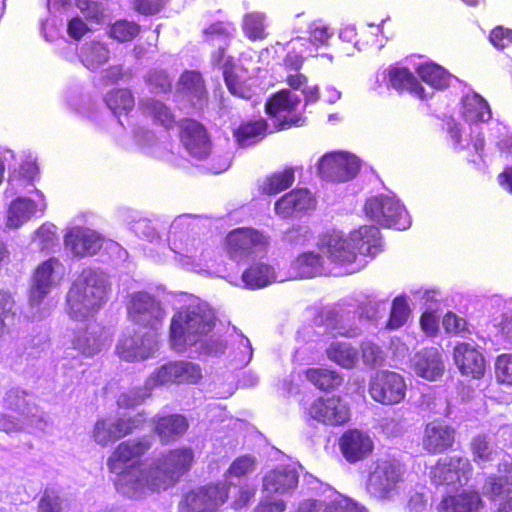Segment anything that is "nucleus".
<instances>
[{
	"mask_svg": "<svg viewBox=\"0 0 512 512\" xmlns=\"http://www.w3.org/2000/svg\"><path fill=\"white\" fill-rule=\"evenodd\" d=\"M216 318L211 309L200 303L180 307L172 316L169 334L175 350H183L207 336L215 327Z\"/></svg>",
	"mask_w": 512,
	"mask_h": 512,
	"instance_id": "1",
	"label": "nucleus"
},
{
	"mask_svg": "<svg viewBox=\"0 0 512 512\" xmlns=\"http://www.w3.org/2000/svg\"><path fill=\"white\" fill-rule=\"evenodd\" d=\"M109 286L97 271L83 269L67 294V311L71 318L93 316L108 300Z\"/></svg>",
	"mask_w": 512,
	"mask_h": 512,
	"instance_id": "2",
	"label": "nucleus"
},
{
	"mask_svg": "<svg viewBox=\"0 0 512 512\" xmlns=\"http://www.w3.org/2000/svg\"><path fill=\"white\" fill-rule=\"evenodd\" d=\"M152 443L147 437L128 439L120 442L107 459L109 472L116 475L114 480L117 489L129 486L133 490L146 488L137 485L134 480L143 478L141 458L151 449Z\"/></svg>",
	"mask_w": 512,
	"mask_h": 512,
	"instance_id": "3",
	"label": "nucleus"
},
{
	"mask_svg": "<svg viewBox=\"0 0 512 512\" xmlns=\"http://www.w3.org/2000/svg\"><path fill=\"white\" fill-rule=\"evenodd\" d=\"M195 461L191 447L182 446L163 453L143 478H137V485H145L151 491H165L175 486L187 474Z\"/></svg>",
	"mask_w": 512,
	"mask_h": 512,
	"instance_id": "4",
	"label": "nucleus"
},
{
	"mask_svg": "<svg viewBox=\"0 0 512 512\" xmlns=\"http://www.w3.org/2000/svg\"><path fill=\"white\" fill-rule=\"evenodd\" d=\"M27 395V391L18 387L6 391L4 407L16 415L0 413V431L7 434L22 432L42 420L39 407L26 400Z\"/></svg>",
	"mask_w": 512,
	"mask_h": 512,
	"instance_id": "5",
	"label": "nucleus"
},
{
	"mask_svg": "<svg viewBox=\"0 0 512 512\" xmlns=\"http://www.w3.org/2000/svg\"><path fill=\"white\" fill-rule=\"evenodd\" d=\"M230 483L222 480L208 482L184 492L178 503L179 512L219 510L229 499Z\"/></svg>",
	"mask_w": 512,
	"mask_h": 512,
	"instance_id": "6",
	"label": "nucleus"
},
{
	"mask_svg": "<svg viewBox=\"0 0 512 512\" xmlns=\"http://www.w3.org/2000/svg\"><path fill=\"white\" fill-rule=\"evenodd\" d=\"M401 463L395 458L377 459L366 480L367 492L381 500L391 499L403 482Z\"/></svg>",
	"mask_w": 512,
	"mask_h": 512,
	"instance_id": "7",
	"label": "nucleus"
},
{
	"mask_svg": "<svg viewBox=\"0 0 512 512\" xmlns=\"http://www.w3.org/2000/svg\"><path fill=\"white\" fill-rule=\"evenodd\" d=\"M300 98L290 89H281L269 96L265 103V112L272 119L277 130L302 127L306 118L297 111Z\"/></svg>",
	"mask_w": 512,
	"mask_h": 512,
	"instance_id": "8",
	"label": "nucleus"
},
{
	"mask_svg": "<svg viewBox=\"0 0 512 512\" xmlns=\"http://www.w3.org/2000/svg\"><path fill=\"white\" fill-rule=\"evenodd\" d=\"M366 216L386 228L405 230L411 224L410 216L399 200L386 196H374L366 200L364 205Z\"/></svg>",
	"mask_w": 512,
	"mask_h": 512,
	"instance_id": "9",
	"label": "nucleus"
},
{
	"mask_svg": "<svg viewBox=\"0 0 512 512\" xmlns=\"http://www.w3.org/2000/svg\"><path fill=\"white\" fill-rule=\"evenodd\" d=\"M309 419L330 427L347 424L351 418L349 405L340 395L318 396L304 406Z\"/></svg>",
	"mask_w": 512,
	"mask_h": 512,
	"instance_id": "10",
	"label": "nucleus"
},
{
	"mask_svg": "<svg viewBox=\"0 0 512 512\" xmlns=\"http://www.w3.org/2000/svg\"><path fill=\"white\" fill-rule=\"evenodd\" d=\"M361 162L348 152L335 151L324 154L317 163L318 175L329 182H346L356 177Z\"/></svg>",
	"mask_w": 512,
	"mask_h": 512,
	"instance_id": "11",
	"label": "nucleus"
},
{
	"mask_svg": "<svg viewBox=\"0 0 512 512\" xmlns=\"http://www.w3.org/2000/svg\"><path fill=\"white\" fill-rule=\"evenodd\" d=\"M407 386L404 377L390 370L375 372L369 381L368 392L370 397L382 405H395L400 403L406 395Z\"/></svg>",
	"mask_w": 512,
	"mask_h": 512,
	"instance_id": "12",
	"label": "nucleus"
},
{
	"mask_svg": "<svg viewBox=\"0 0 512 512\" xmlns=\"http://www.w3.org/2000/svg\"><path fill=\"white\" fill-rule=\"evenodd\" d=\"M470 461L463 456L453 455L439 458L431 467L430 479L436 486L456 485L467 482L472 474Z\"/></svg>",
	"mask_w": 512,
	"mask_h": 512,
	"instance_id": "13",
	"label": "nucleus"
},
{
	"mask_svg": "<svg viewBox=\"0 0 512 512\" xmlns=\"http://www.w3.org/2000/svg\"><path fill=\"white\" fill-rule=\"evenodd\" d=\"M265 245V237L257 230L247 227L233 229L224 240L225 252L235 261L248 258Z\"/></svg>",
	"mask_w": 512,
	"mask_h": 512,
	"instance_id": "14",
	"label": "nucleus"
},
{
	"mask_svg": "<svg viewBox=\"0 0 512 512\" xmlns=\"http://www.w3.org/2000/svg\"><path fill=\"white\" fill-rule=\"evenodd\" d=\"M201 379L200 365L187 360L168 362L156 369L152 375L155 385L197 384Z\"/></svg>",
	"mask_w": 512,
	"mask_h": 512,
	"instance_id": "15",
	"label": "nucleus"
},
{
	"mask_svg": "<svg viewBox=\"0 0 512 512\" xmlns=\"http://www.w3.org/2000/svg\"><path fill=\"white\" fill-rule=\"evenodd\" d=\"M139 426L134 417L100 418L94 424L92 438L98 445L107 447L132 434Z\"/></svg>",
	"mask_w": 512,
	"mask_h": 512,
	"instance_id": "16",
	"label": "nucleus"
},
{
	"mask_svg": "<svg viewBox=\"0 0 512 512\" xmlns=\"http://www.w3.org/2000/svg\"><path fill=\"white\" fill-rule=\"evenodd\" d=\"M179 139L186 151L194 158L205 159L211 154L212 143L207 129L194 119L181 120Z\"/></svg>",
	"mask_w": 512,
	"mask_h": 512,
	"instance_id": "17",
	"label": "nucleus"
},
{
	"mask_svg": "<svg viewBox=\"0 0 512 512\" xmlns=\"http://www.w3.org/2000/svg\"><path fill=\"white\" fill-rule=\"evenodd\" d=\"M338 447L344 459L350 464H355L373 453L374 442L367 432L350 428L339 437Z\"/></svg>",
	"mask_w": 512,
	"mask_h": 512,
	"instance_id": "18",
	"label": "nucleus"
},
{
	"mask_svg": "<svg viewBox=\"0 0 512 512\" xmlns=\"http://www.w3.org/2000/svg\"><path fill=\"white\" fill-rule=\"evenodd\" d=\"M453 359L460 373L468 378L479 380L486 372V360L476 345L458 342L453 348Z\"/></svg>",
	"mask_w": 512,
	"mask_h": 512,
	"instance_id": "19",
	"label": "nucleus"
},
{
	"mask_svg": "<svg viewBox=\"0 0 512 512\" xmlns=\"http://www.w3.org/2000/svg\"><path fill=\"white\" fill-rule=\"evenodd\" d=\"M155 333L151 331L142 333L134 331L133 333L123 334L117 345L116 353L124 361L134 362L148 359L152 352V343Z\"/></svg>",
	"mask_w": 512,
	"mask_h": 512,
	"instance_id": "20",
	"label": "nucleus"
},
{
	"mask_svg": "<svg viewBox=\"0 0 512 512\" xmlns=\"http://www.w3.org/2000/svg\"><path fill=\"white\" fill-rule=\"evenodd\" d=\"M456 430L441 420L428 422L423 431L422 448L431 455L451 449L455 443Z\"/></svg>",
	"mask_w": 512,
	"mask_h": 512,
	"instance_id": "21",
	"label": "nucleus"
},
{
	"mask_svg": "<svg viewBox=\"0 0 512 512\" xmlns=\"http://www.w3.org/2000/svg\"><path fill=\"white\" fill-rule=\"evenodd\" d=\"M299 475L295 468L280 464L269 470L262 479V489L271 494H287L298 486Z\"/></svg>",
	"mask_w": 512,
	"mask_h": 512,
	"instance_id": "22",
	"label": "nucleus"
},
{
	"mask_svg": "<svg viewBox=\"0 0 512 512\" xmlns=\"http://www.w3.org/2000/svg\"><path fill=\"white\" fill-rule=\"evenodd\" d=\"M64 242L78 257L93 256L102 247V238L95 231L83 227L71 228L65 234Z\"/></svg>",
	"mask_w": 512,
	"mask_h": 512,
	"instance_id": "23",
	"label": "nucleus"
},
{
	"mask_svg": "<svg viewBox=\"0 0 512 512\" xmlns=\"http://www.w3.org/2000/svg\"><path fill=\"white\" fill-rule=\"evenodd\" d=\"M314 205V198L308 189L295 188L275 202L274 210L279 217L286 219L312 209Z\"/></svg>",
	"mask_w": 512,
	"mask_h": 512,
	"instance_id": "24",
	"label": "nucleus"
},
{
	"mask_svg": "<svg viewBox=\"0 0 512 512\" xmlns=\"http://www.w3.org/2000/svg\"><path fill=\"white\" fill-rule=\"evenodd\" d=\"M346 239L357 255L374 257L381 251V235L375 225H362L351 231Z\"/></svg>",
	"mask_w": 512,
	"mask_h": 512,
	"instance_id": "25",
	"label": "nucleus"
},
{
	"mask_svg": "<svg viewBox=\"0 0 512 512\" xmlns=\"http://www.w3.org/2000/svg\"><path fill=\"white\" fill-rule=\"evenodd\" d=\"M177 91L186 95L194 106L206 104L208 101L205 80L197 70H184L181 73L177 81Z\"/></svg>",
	"mask_w": 512,
	"mask_h": 512,
	"instance_id": "26",
	"label": "nucleus"
},
{
	"mask_svg": "<svg viewBox=\"0 0 512 512\" xmlns=\"http://www.w3.org/2000/svg\"><path fill=\"white\" fill-rule=\"evenodd\" d=\"M483 505L480 494L475 490H462L442 498L438 512H479Z\"/></svg>",
	"mask_w": 512,
	"mask_h": 512,
	"instance_id": "27",
	"label": "nucleus"
},
{
	"mask_svg": "<svg viewBox=\"0 0 512 512\" xmlns=\"http://www.w3.org/2000/svg\"><path fill=\"white\" fill-rule=\"evenodd\" d=\"M388 85L399 93L408 92L420 100L426 98L425 89L407 67H390L387 70Z\"/></svg>",
	"mask_w": 512,
	"mask_h": 512,
	"instance_id": "28",
	"label": "nucleus"
},
{
	"mask_svg": "<svg viewBox=\"0 0 512 512\" xmlns=\"http://www.w3.org/2000/svg\"><path fill=\"white\" fill-rule=\"evenodd\" d=\"M188 428L187 418L175 413L157 417L154 431L163 444H169L182 437Z\"/></svg>",
	"mask_w": 512,
	"mask_h": 512,
	"instance_id": "29",
	"label": "nucleus"
},
{
	"mask_svg": "<svg viewBox=\"0 0 512 512\" xmlns=\"http://www.w3.org/2000/svg\"><path fill=\"white\" fill-rule=\"evenodd\" d=\"M413 368L419 377L435 380L444 372L441 353L435 348H424L415 355Z\"/></svg>",
	"mask_w": 512,
	"mask_h": 512,
	"instance_id": "30",
	"label": "nucleus"
},
{
	"mask_svg": "<svg viewBox=\"0 0 512 512\" xmlns=\"http://www.w3.org/2000/svg\"><path fill=\"white\" fill-rule=\"evenodd\" d=\"M346 237L330 235L325 243V253L328 261L335 266L345 267L357 259V252Z\"/></svg>",
	"mask_w": 512,
	"mask_h": 512,
	"instance_id": "31",
	"label": "nucleus"
},
{
	"mask_svg": "<svg viewBox=\"0 0 512 512\" xmlns=\"http://www.w3.org/2000/svg\"><path fill=\"white\" fill-rule=\"evenodd\" d=\"M267 129V121L259 117L242 121L232 130V135L239 146L246 147L262 140L266 136Z\"/></svg>",
	"mask_w": 512,
	"mask_h": 512,
	"instance_id": "32",
	"label": "nucleus"
},
{
	"mask_svg": "<svg viewBox=\"0 0 512 512\" xmlns=\"http://www.w3.org/2000/svg\"><path fill=\"white\" fill-rule=\"evenodd\" d=\"M139 108L142 114L149 117L154 124L162 126L166 130L173 129L176 124V116L171 108L164 102L148 98L139 103Z\"/></svg>",
	"mask_w": 512,
	"mask_h": 512,
	"instance_id": "33",
	"label": "nucleus"
},
{
	"mask_svg": "<svg viewBox=\"0 0 512 512\" xmlns=\"http://www.w3.org/2000/svg\"><path fill=\"white\" fill-rule=\"evenodd\" d=\"M304 376L316 389L324 392L338 390L344 382L342 373L326 367L307 368Z\"/></svg>",
	"mask_w": 512,
	"mask_h": 512,
	"instance_id": "34",
	"label": "nucleus"
},
{
	"mask_svg": "<svg viewBox=\"0 0 512 512\" xmlns=\"http://www.w3.org/2000/svg\"><path fill=\"white\" fill-rule=\"evenodd\" d=\"M292 267L300 278H312L328 271L325 258L313 251L299 254L293 261Z\"/></svg>",
	"mask_w": 512,
	"mask_h": 512,
	"instance_id": "35",
	"label": "nucleus"
},
{
	"mask_svg": "<svg viewBox=\"0 0 512 512\" xmlns=\"http://www.w3.org/2000/svg\"><path fill=\"white\" fill-rule=\"evenodd\" d=\"M101 329L98 325L80 328L73 339V347L80 354L91 357L101 350Z\"/></svg>",
	"mask_w": 512,
	"mask_h": 512,
	"instance_id": "36",
	"label": "nucleus"
},
{
	"mask_svg": "<svg viewBox=\"0 0 512 512\" xmlns=\"http://www.w3.org/2000/svg\"><path fill=\"white\" fill-rule=\"evenodd\" d=\"M59 264L58 259L49 258L36 268L34 284L31 288V299L33 301L40 302L49 292L54 267Z\"/></svg>",
	"mask_w": 512,
	"mask_h": 512,
	"instance_id": "37",
	"label": "nucleus"
},
{
	"mask_svg": "<svg viewBox=\"0 0 512 512\" xmlns=\"http://www.w3.org/2000/svg\"><path fill=\"white\" fill-rule=\"evenodd\" d=\"M326 357L344 369H352L358 362V350L348 342L335 341L327 347Z\"/></svg>",
	"mask_w": 512,
	"mask_h": 512,
	"instance_id": "38",
	"label": "nucleus"
},
{
	"mask_svg": "<svg viewBox=\"0 0 512 512\" xmlns=\"http://www.w3.org/2000/svg\"><path fill=\"white\" fill-rule=\"evenodd\" d=\"M274 279L271 266L264 263H253L242 273V281L249 289H259L269 285Z\"/></svg>",
	"mask_w": 512,
	"mask_h": 512,
	"instance_id": "39",
	"label": "nucleus"
},
{
	"mask_svg": "<svg viewBox=\"0 0 512 512\" xmlns=\"http://www.w3.org/2000/svg\"><path fill=\"white\" fill-rule=\"evenodd\" d=\"M36 211V204L33 200L26 197L14 199L7 212V226L18 228L24 222L28 221Z\"/></svg>",
	"mask_w": 512,
	"mask_h": 512,
	"instance_id": "40",
	"label": "nucleus"
},
{
	"mask_svg": "<svg viewBox=\"0 0 512 512\" xmlns=\"http://www.w3.org/2000/svg\"><path fill=\"white\" fill-rule=\"evenodd\" d=\"M295 181V169L285 167L281 171H276L266 176L261 186L262 193L266 195H276L290 188Z\"/></svg>",
	"mask_w": 512,
	"mask_h": 512,
	"instance_id": "41",
	"label": "nucleus"
},
{
	"mask_svg": "<svg viewBox=\"0 0 512 512\" xmlns=\"http://www.w3.org/2000/svg\"><path fill=\"white\" fill-rule=\"evenodd\" d=\"M416 73L423 82L435 89H444L449 86V73L440 65L433 62L420 64L416 68Z\"/></svg>",
	"mask_w": 512,
	"mask_h": 512,
	"instance_id": "42",
	"label": "nucleus"
},
{
	"mask_svg": "<svg viewBox=\"0 0 512 512\" xmlns=\"http://www.w3.org/2000/svg\"><path fill=\"white\" fill-rule=\"evenodd\" d=\"M105 103L115 115H127L133 110L135 99L129 89L117 88L106 94Z\"/></svg>",
	"mask_w": 512,
	"mask_h": 512,
	"instance_id": "43",
	"label": "nucleus"
},
{
	"mask_svg": "<svg viewBox=\"0 0 512 512\" xmlns=\"http://www.w3.org/2000/svg\"><path fill=\"white\" fill-rule=\"evenodd\" d=\"M464 115L473 122H486L489 121L492 116L487 101L479 94L465 98Z\"/></svg>",
	"mask_w": 512,
	"mask_h": 512,
	"instance_id": "44",
	"label": "nucleus"
},
{
	"mask_svg": "<svg viewBox=\"0 0 512 512\" xmlns=\"http://www.w3.org/2000/svg\"><path fill=\"white\" fill-rule=\"evenodd\" d=\"M235 61L234 58H229L224 67L223 78L229 92L237 97L243 99H250L252 91L234 71Z\"/></svg>",
	"mask_w": 512,
	"mask_h": 512,
	"instance_id": "45",
	"label": "nucleus"
},
{
	"mask_svg": "<svg viewBox=\"0 0 512 512\" xmlns=\"http://www.w3.org/2000/svg\"><path fill=\"white\" fill-rule=\"evenodd\" d=\"M81 60L88 69H97L109 60V49L103 43L91 42L83 49Z\"/></svg>",
	"mask_w": 512,
	"mask_h": 512,
	"instance_id": "46",
	"label": "nucleus"
},
{
	"mask_svg": "<svg viewBox=\"0 0 512 512\" xmlns=\"http://www.w3.org/2000/svg\"><path fill=\"white\" fill-rule=\"evenodd\" d=\"M16 311L12 296L0 291V338L15 325Z\"/></svg>",
	"mask_w": 512,
	"mask_h": 512,
	"instance_id": "47",
	"label": "nucleus"
},
{
	"mask_svg": "<svg viewBox=\"0 0 512 512\" xmlns=\"http://www.w3.org/2000/svg\"><path fill=\"white\" fill-rule=\"evenodd\" d=\"M141 31V27L134 21L120 19L115 21L109 28V36L120 43L130 42L135 39Z\"/></svg>",
	"mask_w": 512,
	"mask_h": 512,
	"instance_id": "48",
	"label": "nucleus"
},
{
	"mask_svg": "<svg viewBox=\"0 0 512 512\" xmlns=\"http://www.w3.org/2000/svg\"><path fill=\"white\" fill-rule=\"evenodd\" d=\"M411 310L404 296H397L393 299L390 315L387 321V328L398 329L402 327L410 316Z\"/></svg>",
	"mask_w": 512,
	"mask_h": 512,
	"instance_id": "49",
	"label": "nucleus"
},
{
	"mask_svg": "<svg viewBox=\"0 0 512 512\" xmlns=\"http://www.w3.org/2000/svg\"><path fill=\"white\" fill-rule=\"evenodd\" d=\"M159 306L156 301L145 293H136L132 296L128 306V313L132 321L140 319L145 313H155Z\"/></svg>",
	"mask_w": 512,
	"mask_h": 512,
	"instance_id": "50",
	"label": "nucleus"
},
{
	"mask_svg": "<svg viewBox=\"0 0 512 512\" xmlns=\"http://www.w3.org/2000/svg\"><path fill=\"white\" fill-rule=\"evenodd\" d=\"M374 37L375 35L367 30L358 33L353 26H346L339 32V39L344 43L352 44L357 50H362L373 44Z\"/></svg>",
	"mask_w": 512,
	"mask_h": 512,
	"instance_id": "51",
	"label": "nucleus"
},
{
	"mask_svg": "<svg viewBox=\"0 0 512 512\" xmlns=\"http://www.w3.org/2000/svg\"><path fill=\"white\" fill-rule=\"evenodd\" d=\"M469 448L472 453L473 461L477 464L491 461L494 456V450L490 445V440L485 434L475 435Z\"/></svg>",
	"mask_w": 512,
	"mask_h": 512,
	"instance_id": "52",
	"label": "nucleus"
},
{
	"mask_svg": "<svg viewBox=\"0 0 512 512\" xmlns=\"http://www.w3.org/2000/svg\"><path fill=\"white\" fill-rule=\"evenodd\" d=\"M494 372L498 384L512 389V353H502L495 358Z\"/></svg>",
	"mask_w": 512,
	"mask_h": 512,
	"instance_id": "53",
	"label": "nucleus"
},
{
	"mask_svg": "<svg viewBox=\"0 0 512 512\" xmlns=\"http://www.w3.org/2000/svg\"><path fill=\"white\" fill-rule=\"evenodd\" d=\"M243 31L252 41L262 40L266 37L264 16L258 13L245 15L243 19Z\"/></svg>",
	"mask_w": 512,
	"mask_h": 512,
	"instance_id": "54",
	"label": "nucleus"
},
{
	"mask_svg": "<svg viewBox=\"0 0 512 512\" xmlns=\"http://www.w3.org/2000/svg\"><path fill=\"white\" fill-rule=\"evenodd\" d=\"M146 82L155 93H168L172 89V80L164 70L151 71L147 76Z\"/></svg>",
	"mask_w": 512,
	"mask_h": 512,
	"instance_id": "55",
	"label": "nucleus"
},
{
	"mask_svg": "<svg viewBox=\"0 0 512 512\" xmlns=\"http://www.w3.org/2000/svg\"><path fill=\"white\" fill-rule=\"evenodd\" d=\"M255 466L256 460L253 456L242 455L230 464L227 473L233 477L241 478L254 471Z\"/></svg>",
	"mask_w": 512,
	"mask_h": 512,
	"instance_id": "56",
	"label": "nucleus"
},
{
	"mask_svg": "<svg viewBox=\"0 0 512 512\" xmlns=\"http://www.w3.org/2000/svg\"><path fill=\"white\" fill-rule=\"evenodd\" d=\"M256 487L248 483L241 484L235 494L231 507L234 510H240L247 507L256 495Z\"/></svg>",
	"mask_w": 512,
	"mask_h": 512,
	"instance_id": "57",
	"label": "nucleus"
},
{
	"mask_svg": "<svg viewBox=\"0 0 512 512\" xmlns=\"http://www.w3.org/2000/svg\"><path fill=\"white\" fill-rule=\"evenodd\" d=\"M362 359L365 365L374 368L382 365L384 358L380 347L374 343L366 342L361 346Z\"/></svg>",
	"mask_w": 512,
	"mask_h": 512,
	"instance_id": "58",
	"label": "nucleus"
},
{
	"mask_svg": "<svg viewBox=\"0 0 512 512\" xmlns=\"http://www.w3.org/2000/svg\"><path fill=\"white\" fill-rule=\"evenodd\" d=\"M61 498L53 491L45 489L38 502V512H61Z\"/></svg>",
	"mask_w": 512,
	"mask_h": 512,
	"instance_id": "59",
	"label": "nucleus"
},
{
	"mask_svg": "<svg viewBox=\"0 0 512 512\" xmlns=\"http://www.w3.org/2000/svg\"><path fill=\"white\" fill-rule=\"evenodd\" d=\"M443 327L448 334H461L468 332L467 322L453 312H447L443 318Z\"/></svg>",
	"mask_w": 512,
	"mask_h": 512,
	"instance_id": "60",
	"label": "nucleus"
},
{
	"mask_svg": "<svg viewBox=\"0 0 512 512\" xmlns=\"http://www.w3.org/2000/svg\"><path fill=\"white\" fill-rule=\"evenodd\" d=\"M38 174V168L33 162H24L20 165L18 170H15L9 175V181L25 180L28 184H32Z\"/></svg>",
	"mask_w": 512,
	"mask_h": 512,
	"instance_id": "61",
	"label": "nucleus"
},
{
	"mask_svg": "<svg viewBox=\"0 0 512 512\" xmlns=\"http://www.w3.org/2000/svg\"><path fill=\"white\" fill-rule=\"evenodd\" d=\"M167 2L168 0H135L134 10L142 15H154L159 13Z\"/></svg>",
	"mask_w": 512,
	"mask_h": 512,
	"instance_id": "62",
	"label": "nucleus"
},
{
	"mask_svg": "<svg viewBox=\"0 0 512 512\" xmlns=\"http://www.w3.org/2000/svg\"><path fill=\"white\" fill-rule=\"evenodd\" d=\"M310 41L316 45H324L328 42L331 33L329 28L321 22H312L308 26Z\"/></svg>",
	"mask_w": 512,
	"mask_h": 512,
	"instance_id": "63",
	"label": "nucleus"
},
{
	"mask_svg": "<svg viewBox=\"0 0 512 512\" xmlns=\"http://www.w3.org/2000/svg\"><path fill=\"white\" fill-rule=\"evenodd\" d=\"M489 39L496 48L503 49L512 44V30L501 26L495 27L491 30Z\"/></svg>",
	"mask_w": 512,
	"mask_h": 512,
	"instance_id": "64",
	"label": "nucleus"
}]
</instances>
